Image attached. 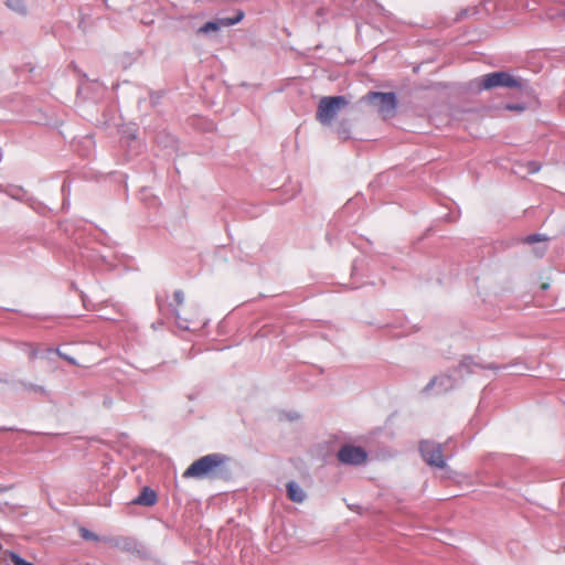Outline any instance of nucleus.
I'll list each match as a JSON object with an SVG mask.
<instances>
[{
	"instance_id": "nucleus-1",
	"label": "nucleus",
	"mask_w": 565,
	"mask_h": 565,
	"mask_svg": "<svg viewBox=\"0 0 565 565\" xmlns=\"http://www.w3.org/2000/svg\"><path fill=\"white\" fill-rule=\"evenodd\" d=\"M227 458L221 454H210L193 461L182 477L184 479H214L222 473Z\"/></svg>"
},
{
	"instance_id": "nucleus-2",
	"label": "nucleus",
	"mask_w": 565,
	"mask_h": 565,
	"mask_svg": "<svg viewBox=\"0 0 565 565\" xmlns=\"http://www.w3.org/2000/svg\"><path fill=\"white\" fill-rule=\"evenodd\" d=\"M363 100L374 106L383 119L392 118L395 115L397 100L394 93L370 92Z\"/></svg>"
},
{
	"instance_id": "nucleus-3",
	"label": "nucleus",
	"mask_w": 565,
	"mask_h": 565,
	"mask_svg": "<svg viewBox=\"0 0 565 565\" xmlns=\"http://www.w3.org/2000/svg\"><path fill=\"white\" fill-rule=\"evenodd\" d=\"M348 105L343 96L322 97L318 104L316 119L322 125H330L340 109Z\"/></svg>"
},
{
	"instance_id": "nucleus-4",
	"label": "nucleus",
	"mask_w": 565,
	"mask_h": 565,
	"mask_svg": "<svg viewBox=\"0 0 565 565\" xmlns=\"http://www.w3.org/2000/svg\"><path fill=\"white\" fill-rule=\"evenodd\" d=\"M478 89L488 90L495 87L521 88L522 82L508 72H493L477 79Z\"/></svg>"
},
{
	"instance_id": "nucleus-5",
	"label": "nucleus",
	"mask_w": 565,
	"mask_h": 565,
	"mask_svg": "<svg viewBox=\"0 0 565 565\" xmlns=\"http://www.w3.org/2000/svg\"><path fill=\"white\" fill-rule=\"evenodd\" d=\"M419 450L422 457L428 465L435 466L437 468H444L446 466L440 444L424 440L419 445Z\"/></svg>"
},
{
	"instance_id": "nucleus-6",
	"label": "nucleus",
	"mask_w": 565,
	"mask_h": 565,
	"mask_svg": "<svg viewBox=\"0 0 565 565\" xmlns=\"http://www.w3.org/2000/svg\"><path fill=\"white\" fill-rule=\"evenodd\" d=\"M338 459L345 465H362L367 459L366 451L356 446L347 445L343 446L338 452Z\"/></svg>"
},
{
	"instance_id": "nucleus-7",
	"label": "nucleus",
	"mask_w": 565,
	"mask_h": 565,
	"mask_svg": "<svg viewBox=\"0 0 565 565\" xmlns=\"http://www.w3.org/2000/svg\"><path fill=\"white\" fill-rule=\"evenodd\" d=\"M244 19V12L242 10L237 11L236 15L233 18H222L217 21L206 22L199 29L200 33H209L211 31H218L222 26H231Z\"/></svg>"
},
{
	"instance_id": "nucleus-8",
	"label": "nucleus",
	"mask_w": 565,
	"mask_h": 565,
	"mask_svg": "<svg viewBox=\"0 0 565 565\" xmlns=\"http://www.w3.org/2000/svg\"><path fill=\"white\" fill-rule=\"evenodd\" d=\"M157 493L149 487H145L132 503L145 507H152L157 503Z\"/></svg>"
},
{
	"instance_id": "nucleus-9",
	"label": "nucleus",
	"mask_w": 565,
	"mask_h": 565,
	"mask_svg": "<svg viewBox=\"0 0 565 565\" xmlns=\"http://www.w3.org/2000/svg\"><path fill=\"white\" fill-rule=\"evenodd\" d=\"M287 497L292 502L301 503L306 498V493L299 484L290 481L287 483Z\"/></svg>"
},
{
	"instance_id": "nucleus-10",
	"label": "nucleus",
	"mask_w": 565,
	"mask_h": 565,
	"mask_svg": "<svg viewBox=\"0 0 565 565\" xmlns=\"http://www.w3.org/2000/svg\"><path fill=\"white\" fill-rule=\"evenodd\" d=\"M173 297H174V300L177 302V308L174 309V313H175V317L178 319H180L181 315H180L179 307H181L183 305V302H184V295H183V292L181 290H177L174 292Z\"/></svg>"
},
{
	"instance_id": "nucleus-11",
	"label": "nucleus",
	"mask_w": 565,
	"mask_h": 565,
	"mask_svg": "<svg viewBox=\"0 0 565 565\" xmlns=\"http://www.w3.org/2000/svg\"><path fill=\"white\" fill-rule=\"evenodd\" d=\"M522 241L525 244H534V243H537V242L547 241V237H545L543 235H540V234H532V235H529V236L524 237Z\"/></svg>"
},
{
	"instance_id": "nucleus-12",
	"label": "nucleus",
	"mask_w": 565,
	"mask_h": 565,
	"mask_svg": "<svg viewBox=\"0 0 565 565\" xmlns=\"http://www.w3.org/2000/svg\"><path fill=\"white\" fill-rule=\"evenodd\" d=\"M9 557L11 559V562L14 564V565H33L32 563H29L26 562L25 559H23L22 557H20L17 553L14 552H9Z\"/></svg>"
},
{
	"instance_id": "nucleus-13",
	"label": "nucleus",
	"mask_w": 565,
	"mask_h": 565,
	"mask_svg": "<svg viewBox=\"0 0 565 565\" xmlns=\"http://www.w3.org/2000/svg\"><path fill=\"white\" fill-rule=\"evenodd\" d=\"M450 381H451V380H450V377H449V376H446V375H445V376H439V377H438V376H436V377H434V379H433V380L427 384L426 390L431 388V387H433V386H435L438 382H440L441 384H444L445 382L450 383Z\"/></svg>"
},
{
	"instance_id": "nucleus-14",
	"label": "nucleus",
	"mask_w": 565,
	"mask_h": 565,
	"mask_svg": "<svg viewBox=\"0 0 565 565\" xmlns=\"http://www.w3.org/2000/svg\"><path fill=\"white\" fill-rule=\"evenodd\" d=\"M81 534H82V537H84L86 540H97L96 534H94L93 532H90L86 529H82Z\"/></svg>"
},
{
	"instance_id": "nucleus-15",
	"label": "nucleus",
	"mask_w": 565,
	"mask_h": 565,
	"mask_svg": "<svg viewBox=\"0 0 565 565\" xmlns=\"http://www.w3.org/2000/svg\"><path fill=\"white\" fill-rule=\"evenodd\" d=\"M540 168H541L540 164L537 162H535V161H532V162L529 163V171L531 173L537 172L540 170Z\"/></svg>"
},
{
	"instance_id": "nucleus-16",
	"label": "nucleus",
	"mask_w": 565,
	"mask_h": 565,
	"mask_svg": "<svg viewBox=\"0 0 565 565\" xmlns=\"http://www.w3.org/2000/svg\"><path fill=\"white\" fill-rule=\"evenodd\" d=\"M505 108L509 110H518V111H521L524 109V107L521 105H507Z\"/></svg>"
},
{
	"instance_id": "nucleus-17",
	"label": "nucleus",
	"mask_w": 565,
	"mask_h": 565,
	"mask_svg": "<svg viewBox=\"0 0 565 565\" xmlns=\"http://www.w3.org/2000/svg\"><path fill=\"white\" fill-rule=\"evenodd\" d=\"M548 287H550L548 282H543V284L541 285V289H542V290H546V289H548Z\"/></svg>"
},
{
	"instance_id": "nucleus-18",
	"label": "nucleus",
	"mask_w": 565,
	"mask_h": 565,
	"mask_svg": "<svg viewBox=\"0 0 565 565\" xmlns=\"http://www.w3.org/2000/svg\"><path fill=\"white\" fill-rule=\"evenodd\" d=\"M62 358H64L65 360H67L68 362H73V360L66 355H63V354H60Z\"/></svg>"
},
{
	"instance_id": "nucleus-19",
	"label": "nucleus",
	"mask_w": 565,
	"mask_h": 565,
	"mask_svg": "<svg viewBox=\"0 0 565 565\" xmlns=\"http://www.w3.org/2000/svg\"><path fill=\"white\" fill-rule=\"evenodd\" d=\"M340 134L343 136V138H345L347 130H343V131H342V132H340Z\"/></svg>"
}]
</instances>
